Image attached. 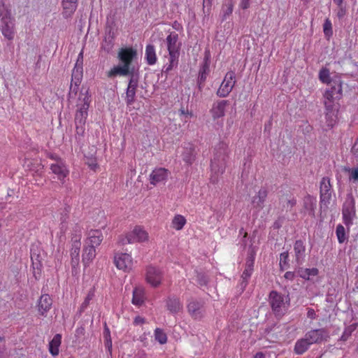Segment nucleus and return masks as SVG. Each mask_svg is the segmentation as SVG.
<instances>
[{
  "label": "nucleus",
  "instance_id": "nucleus-54",
  "mask_svg": "<svg viewBox=\"0 0 358 358\" xmlns=\"http://www.w3.org/2000/svg\"><path fill=\"white\" fill-rule=\"evenodd\" d=\"M94 296V294L93 291L91 290L88 292L84 301L83 302V303L80 306V312H83L85 310V308L88 306L90 301L93 299Z\"/></svg>",
  "mask_w": 358,
  "mask_h": 358
},
{
  "label": "nucleus",
  "instance_id": "nucleus-13",
  "mask_svg": "<svg viewBox=\"0 0 358 358\" xmlns=\"http://www.w3.org/2000/svg\"><path fill=\"white\" fill-rule=\"evenodd\" d=\"M76 238V239H73V241H71V248L70 250L72 273L76 272L77 267L78 266L80 262V250L81 243L80 241H78V236Z\"/></svg>",
  "mask_w": 358,
  "mask_h": 358
},
{
  "label": "nucleus",
  "instance_id": "nucleus-28",
  "mask_svg": "<svg viewBox=\"0 0 358 358\" xmlns=\"http://www.w3.org/2000/svg\"><path fill=\"white\" fill-rule=\"evenodd\" d=\"M327 105V108H325V118L327 126L331 128L336 122L338 108H332V106L329 103Z\"/></svg>",
  "mask_w": 358,
  "mask_h": 358
},
{
  "label": "nucleus",
  "instance_id": "nucleus-35",
  "mask_svg": "<svg viewBox=\"0 0 358 358\" xmlns=\"http://www.w3.org/2000/svg\"><path fill=\"white\" fill-rule=\"evenodd\" d=\"M279 200L282 208H285L286 211H291L296 204V199L294 197H288L287 195L281 196Z\"/></svg>",
  "mask_w": 358,
  "mask_h": 358
},
{
  "label": "nucleus",
  "instance_id": "nucleus-50",
  "mask_svg": "<svg viewBox=\"0 0 358 358\" xmlns=\"http://www.w3.org/2000/svg\"><path fill=\"white\" fill-rule=\"evenodd\" d=\"M280 268L281 271L287 269L289 267V254L288 252H284L280 255Z\"/></svg>",
  "mask_w": 358,
  "mask_h": 358
},
{
  "label": "nucleus",
  "instance_id": "nucleus-20",
  "mask_svg": "<svg viewBox=\"0 0 358 358\" xmlns=\"http://www.w3.org/2000/svg\"><path fill=\"white\" fill-rule=\"evenodd\" d=\"M229 105V101L221 100L215 102L210 109V113L214 120L222 117L225 114V108Z\"/></svg>",
  "mask_w": 358,
  "mask_h": 358
},
{
  "label": "nucleus",
  "instance_id": "nucleus-34",
  "mask_svg": "<svg viewBox=\"0 0 358 358\" xmlns=\"http://www.w3.org/2000/svg\"><path fill=\"white\" fill-rule=\"evenodd\" d=\"M253 271V266L245 265V270L241 275L242 281L240 283L241 290L243 292L248 284V280L250 279Z\"/></svg>",
  "mask_w": 358,
  "mask_h": 358
},
{
  "label": "nucleus",
  "instance_id": "nucleus-1",
  "mask_svg": "<svg viewBox=\"0 0 358 358\" xmlns=\"http://www.w3.org/2000/svg\"><path fill=\"white\" fill-rule=\"evenodd\" d=\"M137 50L132 47L122 48L117 53V58L120 64L115 66L108 73L109 78L117 76H127L133 73H136L135 66L132 62L137 58Z\"/></svg>",
  "mask_w": 358,
  "mask_h": 358
},
{
  "label": "nucleus",
  "instance_id": "nucleus-43",
  "mask_svg": "<svg viewBox=\"0 0 358 358\" xmlns=\"http://www.w3.org/2000/svg\"><path fill=\"white\" fill-rule=\"evenodd\" d=\"M319 79L323 83L329 84V83H331L332 78H330L329 69L327 67H322L319 72Z\"/></svg>",
  "mask_w": 358,
  "mask_h": 358
},
{
  "label": "nucleus",
  "instance_id": "nucleus-30",
  "mask_svg": "<svg viewBox=\"0 0 358 358\" xmlns=\"http://www.w3.org/2000/svg\"><path fill=\"white\" fill-rule=\"evenodd\" d=\"M145 59L148 64L154 65L156 64L157 58L155 48L152 44H148L145 47Z\"/></svg>",
  "mask_w": 358,
  "mask_h": 358
},
{
  "label": "nucleus",
  "instance_id": "nucleus-14",
  "mask_svg": "<svg viewBox=\"0 0 358 358\" xmlns=\"http://www.w3.org/2000/svg\"><path fill=\"white\" fill-rule=\"evenodd\" d=\"M114 262L118 269L128 271L131 269L133 261L131 257L127 253H120L115 256Z\"/></svg>",
  "mask_w": 358,
  "mask_h": 358
},
{
  "label": "nucleus",
  "instance_id": "nucleus-60",
  "mask_svg": "<svg viewBox=\"0 0 358 358\" xmlns=\"http://www.w3.org/2000/svg\"><path fill=\"white\" fill-rule=\"evenodd\" d=\"M75 67L83 68V50L78 54Z\"/></svg>",
  "mask_w": 358,
  "mask_h": 358
},
{
  "label": "nucleus",
  "instance_id": "nucleus-58",
  "mask_svg": "<svg viewBox=\"0 0 358 358\" xmlns=\"http://www.w3.org/2000/svg\"><path fill=\"white\" fill-rule=\"evenodd\" d=\"M212 1L213 0H203V10L204 13L209 14L211 6H212Z\"/></svg>",
  "mask_w": 358,
  "mask_h": 358
},
{
  "label": "nucleus",
  "instance_id": "nucleus-24",
  "mask_svg": "<svg viewBox=\"0 0 358 358\" xmlns=\"http://www.w3.org/2000/svg\"><path fill=\"white\" fill-rule=\"evenodd\" d=\"M295 260L298 265L302 264L304 261L306 248L301 240H297L294 245Z\"/></svg>",
  "mask_w": 358,
  "mask_h": 358
},
{
  "label": "nucleus",
  "instance_id": "nucleus-36",
  "mask_svg": "<svg viewBox=\"0 0 358 358\" xmlns=\"http://www.w3.org/2000/svg\"><path fill=\"white\" fill-rule=\"evenodd\" d=\"M62 6L64 13L69 15H72L78 6V0H63Z\"/></svg>",
  "mask_w": 358,
  "mask_h": 358
},
{
  "label": "nucleus",
  "instance_id": "nucleus-53",
  "mask_svg": "<svg viewBox=\"0 0 358 358\" xmlns=\"http://www.w3.org/2000/svg\"><path fill=\"white\" fill-rule=\"evenodd\" d=\"M323 31L327 37H330L333 35L332 24L329 18L324 20L323 24Z\"/></svg>",
  "mask_w": 358,
  "mask_h": 358
},
{
  "label": "nucleus",
  "instance_id": "nucleus-59",
  "mask_svg": "<svg viewBox=\"0 0 358 358\" xmlns=\"http://www.w3.org/2000/svg\"><path fill=\"white\" fill-rule=\"evenodd\" d=\"M76 122V134L79 135V136H83V134H84V132H85V128H84V125L85 124V122H83V123H79V122Z\"/></svg>",
  "mask_w": 358,
  "mask_h": 358
},
{
  "label": "nucleus",
  "instance_id": "nucleus-61",
  "mask_svg": "<svg viewBox=\"0 0 358 358\" xmlns=\"http://www.w3.org/2000/svg\"><path fill=\"white\" fill-rule=\"evenodd\" d=\"M351 152L355 156V157L358 158V138L351 148Z\"/></svg>",
  "mask_w": 358,
  "mask_h": 358
},
{
  "label": "nucleus",
  "instance_id": "nucleus-51",
  "mask_svg": "<svg viewBox=\"0 0 358 358\" xmlns=\"http://www.w3.org/2000/svg\"><path fill=\"white\" fill-rule=\"evenodd\" d=\"M196 280H197L199 285L201 287L207 286L208 281H209V278H208V275L205 273H203V272H199V271H196Z\"/></svg>",
  "mask_w": 358,
  "mask_h": 358
},
{
  "label": "nucleus",
  "instance_id": "nucleus-6",
  "mask_svg": "<svg viewBox=\"0 0 358 358\" xmlns=\"http://www.w3.org/2000/svg\"><path fill=\"white\" fill-rule=\"evenodd\" d=\"M269 303L276 315H283L289 305V299L285 301L284 296L282 294L273 290L269 294Z\"/></svg>",
  "mask_w": 358,
  "mask_h": 358
},
{
  "label": "nucleus",
  "instance_id": "nucleus-41",
  "mask_svg": "<svg viewBox=\"0 0 358 358\" xmlns=\"http://www.w3.org/2000/svg\"><path fill=\"white\" fill-rule=\"evenodd\" d=\"M336 234L339 243H343L348 238L345 233V227L341 224H338L336 227Z\"/></svg>",
  "mask_w": 358,
  "mask_h": 358
},
{
  "label": "nucleus",
  "instance_id": "nucleus-17",
  "mask_svg": "<svg viewBox=\"0 0 358 358\" xmlns=\"http://www.w3.org/2000/svg\"><path fill=\"white\" fill-rule=\"evenodd\" d=\"M52 305V299L49 294H45L41 296L38 301L37 308L40 315L46 317L47 313L50 310Z\"/></svg>",
  "mask_w": 358,
  "mask_h": 358
},
{
  "label": "nucleus",
  "instance_id": "nucleus-63",
  "mask_svg": "<svg viewBox=\"0 0 358 358\" xmlns=\"http://www.w3.org/2000/svg\"><path fill=\"white\" fill-rule=\"evenodd\" d=\"M284 278L286 280L293 281L294 279L295 278V273L294 272L292 271H287L284 275Z\"/></svg>",
  "mask_w": 358,
  "mask_h": 358
},
{
  "label": "nucleus",
  "instance_id": "nucleus-48",
  "mask_svg": "<svg viewBox=\"0 0 358 358\" xmlns=\"http://www.w3.org/2000/svg\"><path fill=\"white\" fill-rule=\"evenodd\" d=\"M234 5L231 1L223 5L222 6V21H224L229 17L233 12Z\"/></svg>",
  "mask_w": 358,
  "mask_h": 358
},
{
  "label": "nucleus",
  "instance_id": "nucleus-25",
  "mask_svg": "<svg viewBox=\"0 0 358 358\" xmlns=\"http://www.w3.org/2000/svg\"><path fill=\"white\" fill-rule=\"evenodd\" d=\"M268 195V191L266 188H261L257 194L253 196L252 199V204L254 208H258L259 210L264 208V203Z\"/></svg>",
  "mask_w": 358,
  "mask_h": 358
},
{
  "label": "nucleus",
  "instance_id": "nucleus-47",
  "mask_svg": "<svg viewBox=\"0 0 358 358\" xmlns=\"http://www.w3.org/2000/svg\"><path fill=\"white\" fill-rule=\"evenodd\" d=\"M132 303L136 306H141L143 303V292L137 288L133 291Z\"/></svg>",
  "mask_w": 358,
  "mask_h": 358
},
{
  "label": "nucleus",
  "instance_id": "nucleus-16",
  "mask_svg": "<svg viewBox=\"0 0 358 358\" xmlns=\"http://www.w3.org/2000/svg\"><path fill=\"white\" fill-rule=\"evenodd\" d=\"M162 278V273L158 268L154 266L147 268L146 280L152 287H158L161 284Z\"/></svg>",
  "mask_w": 358,
  "mask_h": 358
},
{
  "label": "nucleus",
  "instance_id": "nucleus-7",
  "mask_svg": "<svg viewBox=\"0 0 358 358\" xmlns=\"http://www.w3.org/2000/svg\"><path fill=\"white\" fill-rule=\"evenodd\" d=\"M334 192L331 180L329 177H323L320 183V208H328Z\"/></svg>",
  "mask_w": 358,
  "mask_h": 358
},
{
  "label": "nucleus",
  "instance_id": "nucleus-32",
  "mask_svg": "<svg viewBox=\"0 0 358 358\" xmlns=\"http://www.w3.org/2000/svg\"><path fill=\"white\" fill-rule=\"evenodd\" d=\"M50 169L52 173L56 174L59 180L66 178L69 173L68 170L62 163L52 164Z\"/></svg>",
  "mask_w": 358,
  "mask_h": 358
},
{
  "label": "nucleus",
  "instance_id": "nucleus-46",
  "mask_svg": "<svg viewBox=\"0 0 358 358\" xmlns=\"http://www.w3.org/2000/svg\"><path fill=\"white\" fill-rule=\"evenodd\" d=\"M256 252L257 251H256V248L255 246H253L252 245L249 246L245 265L249 264L251 266H254Z\"/></svg>",
  "mask_w": 358,
  "mask_h": 358
},
{
  "label": "nucleus",
  "instance_id": "nucleus-29",
  "mask_svg": "<svg viewBox=\"0 0 358 358\" xmlns=\"http://www.w3.org/2000/svg\"><path fill=\"white\" fill-rule=\"evenodd\" d=\"M96 257V248L85 243L83 253V262L87 265Z\"/></svg>",
  "mask_w": 358,
  "mask_h": 358
},
{
  "label": "nucleus",
  "instance_id": "nucleus-8",
  "mask_svg": "<svg viewBox=\"0 0 358 358\" xmlns=\"http://www.w3.org/2000/svg\"><path fill=\"white\" fill-rule=\"evenodd\" d=\"M148 239V233L143 228L137 226L132 231L126 234L125 236L120 238V242L122 245H125L136 242H144Z\"/></svg>",
  "mask_w": 358,
  "mask_h": 358
},
{
  "label": "nucleus",
  "instance_id": "nucleus-23",
  "mask_svg": "<svg viewBox=\"0 0 358 358\" xmlns=\"http://www.w3.org/2000/svg\"><path fill=\"white\" fill-rule=\"evenodd\" d=\"M166 308L172 314H176L182 309V305L180 299L175 296H169L166 301Z\"/></svg>",
  "mask_w": 358,
  "mask_h": 358
},
{
  "label": "nucleus",
  "instance_id": "nucleus-64",
  "mask_svg": "<svg viewBox=\"0 0 358 358\" xmlns=\"http://www.w3.org/2000/svg\"><path fill=\"white\" fill-rule=\"evenodd\" d=\"M315 311L313 308H308L307 317L310 319L314 320L316 318Z\"/></svg>",
  "mask_w": 358,
  "mask_h": 358
},
{
  "label": "nucleus",
  "instance_id": "nucleus-45",
  "mask_svg": "<svg viewBox=\"0 0 358 358\" xmlns=\"http://www.w3.org/2000/svg\"><path fill=\"white\" fill-rule=\"evenodd\" d=\"M114 46V37L113 36L109 35L106 37L103 43H102V49L104 50L107 53H109L113 48Z\"/></svg>",
  "mask_w": 358,
  "mask_h": 358
},
{
  "label": "nucleus",
  "instance_id": "nucleus-44",
  "mask_svg": "<svg viewBox=\"0 0 358 358\" xmlns=\"http://www.w3.org/2000/svg\"><path fill=\"white\" fill-rule=\"evenodd\" d=\"M315 201H313L310 196L307 197L303 201V207L306 210L309 211L310 215H315Z\"/></svg>",
  "mask_w": 358,
  "mask_h": 358
},
{
  "label": "nucleus",
  "instance_id": "nucleus-5",
  "mask_svg": "<svg viewBox=\"0 0 358 358\" xmlns=\"http://www.w3.org/2000/svg\"><path fill=\"white\" fill-rule=\"evenodd\" d=\"M228 158V152L227 145L224 143L220 145L213 159H211V169L215 173H223Z\"/></svg>",
  "mask_w": 358,
  "mask_h": 358
},
{
  "label": "nucleus",
  "instance_id": "nucleus-11",
  "mask_svg": "<svg viewBox=\"0 0 358 358\" xmlns=\"http://www.w3.org/2000/svg\"><path fill=\"white\" fill-rule=\"evenodd\" d=\"M304 337L311 345L315 343H320L324 341H327L329 338V334L327 329L321 328L308 331L306 333Z\"/></svg>",
  "mask_w": 358,
  "mask_h": 358
},
{
  "label": "nucleus",
  "instance_id": "nucleus-57",
  "mask_svg": "<svg viewBox=\"0 0 358 358\" xmlns=\"http://www.w3.org/2000/svg\"><path fill=\"white\" fill-rule=\"evenodd\" d=\"M353 330H354V329H352V327H348L345 328L342 336H341L340 340L343 341H347L348 339V338L351 336Z\"/></svg>",
  "mask_w": 358,
  "mask_h": 358
},
{
  "label": "nucleus",
  "instance_id": "nucleus-33",
  "mask_svg": "<svg viewBox=\"0 0 358 358\" xmlns=\"http://www.w3.org/2000/svg\"><path fill=\"white\" fill-rule=\"evenodd\" d=\"M310 346V343L303 337L296 342L294 351L297 355H302L308 350Z\"/></svg>",
  "mask_w": 358,
  "mask_h": 358
},
{
  "label": "nucleus",
  "instance_id": "nucleus-37",
  "mask_svg": "<svg viewBox=\"0 0 358 358\" xmlns=\"http://www.w3.org/2000/svg\"><path fill=\"white\" fill-rule=\"evenodd\" d=\"M297 273L301 278L308 280L310 279V276L317 275L319 271L316 268H303L299 267L297 270Z\"/></svg>",
  "mask_w": 358,
  "mask_h": 358
},
{
  "label": "nucleus",
  "instance_id": "nucleus-19",
  "mask_svg": "<svg viewBox=\"0 0 358 358\" xmlns=\"http://www.w3.org/2000/svg\"><path fill=\"white\" fill-rule=\"evenodd\" d=\"M83 103L78 109L76 114L75 121L79 123L85 122L87 117V110L90 106V96L85 95L83 100Z\"/></svg>",
  "mask_w": 358,
  "mask_h": 358
},
{
  "label": "nucleus",
  "instance_id": "nucleus-31",
  "mask_svg": "<svg viewBox=\"0 0 358 358\" xmlns=\"http://www.w3.org/2000/svg\"><path fill=\"white\" fill-rule=\"evenodd\" d=\"M61 343L62 336L59 334L55 335L53 338L49 343V351L52 356H57L59 355V348Z\"/></svg>",
  "mask_w": 358,
  "mask_h": 358
},
{
  "label": "nucleus",
  "instance_id": "nucleus-22",
  "mask_svg": "<svg viewBox=\"0 0 358 358\" xmlns=\"http://www.w3.org/2000/svg\"><path fill=\"white\" fill-rule=\"evenodd\" d=\"M31 259L32 262L33 275L36 280H38L41 275L43 264L41 263V257L38 254L35 252L31 253Z\"/></svg>",
  "mask_w": 358,
  "mask_h": 358
},
{
  "label": "nucleus",
  "instance_id": "nucleus-40",
  "mask_svg": "<svg viewBox=\"0 0 358 358\" xmlns=\"http://www.w3.org/2000/svg\"><path fill=\"white\" fill-rule=\"evenodd\" d=\"M343 171L349 173L348 180L350 182H358V166L353 168L345 166Z\"/></svg>",
  "mask_w": 358,
  "mask_h": 358
},
{
  "label": "nucleus",
  "instance_id": "nucleus-15",
  "mask_svg": "<svg viewBox=\"0 0 358 358\" xmlns=\"http://www.w3.org/2000/svg\"><path fill=\"white\" fill-rule=\"evenodd\" d=\"M83 75V68L75 67L72 71L69 94H76Z\"/></svg>",
  "mask_w": 358,
  "mask_h": 358
},
{
  "label": "nucleus",
  "instance_id": "nucleus-27",
  "mask_svg": "<svg viewBox=\"0 0 358 358\" xmlns=\"http://www.w3.org/2000/svg\"><path fill=\"white\" fill-rule=\"evenodd\" d=\"M328 85H329V88L327 90V92L336 95V97H342V81L340 78L335 77L332 78L331 82L329 83Z\"/></svg>",
  "mask_w": 358,
  "mask_h": 358
},
{
  "label": "nucleus",
  "instance_id": "nucleus-9",
  "mask_svg": "<svg viewBox=\"0 0 358 358\" xmlns=\"http://www.w3.org/2000/svg\"><path fill=\"white\" fill-rule=\"evenodd\" d=\"M236 76L234 71H229L226 73L224 78L217 91L219 97H226L231 92L236 84Z\"/></svg>",
  "mask_w": 358,
  "mask_h": 358
},
{
  "label": "nucleus",
  "instance_id": "nucleus-56",
  "mask_svg": "<svg viewBox=\"0 0 358 358\" xmlns=\"http://www.w3.org/2000/svg\"><path fill=\"white\" fill-rule=\"evenodd\" d=\"M81 236H82L81 227L78 224H76L73 229V232L71 234V241H73V239H76V237L78 236V241H80Z\"/></svg>",
  "mask_w": 358,
  "mask_h": 358
},
{
  "label": "nucleus",
  "instance_id": "nucleus-26",
  "mask_svg": "<svg viewBox=\"0 0 358 358\" xmlns=\"http://www.w3.org/2000/svg\"><path fill=\"white\" fill-rule=\"evenodd\" d=\"M103 241V234L99 230H91L89 232L88 237L85 241V244L93 245L96 248L99 246Z\"/></svg>",
  "mask_w": 358,
  "mask_h": 358
},
{
  "label": "nucleus",
  "instance_id": "nucleus-62",
  "mask_svg": "<svg viewBox=\"0 0 358 358\" xmlns=\"http://www.w3.org/2000/svg\"><path fill=\"white\" fill-rule=\"evenodd\" d=\"M250 6V0H241L239 6L241 8L245 10Z\"/></svg>",
  "mask_w": 358,
  "mask_h": 358
},
{
  "label": "nucleus",
  "instance_id": "nucleus-4",
  "mask_svg": "<svg viewBox=\"0 0 358 358\" xmlns=\"http://www.w3.org/2000/svg\"><path fill=\"white\" fill-rule=\"evenodd\" d=\"M342 218L344 224L349 228L356 218L355 199L352 192L346 194L342 206Z\"/></svg>",
  "mask_w": 358,
  "mask_h": 358
},
{
  "label": "nucleus",
  "instance_id": "nucleus-49",
  "mask_svg": "<svg viewBox=\"0 0 358 358\" xmlns=\"http://www.w3.org/2000/svg\"><path fill=\"white\" fill-rule=\"evenodd\" d=\"M69 211H70V207L66 206L64 208L63 213H61L60 220L62 221V223H61L60 229H61V231L62 233H65L67 229V226L65 224V221L68 218V215H69Z\"/></svg>",
  "mask_w": 358,
  "mask_h": 358
},
{
  "label": "nucleus",
  "instance_id": "nucleus-12",
  "mask_svg": "<svg viewBox=\"0 0 358 358\" xmlns=\"http://www.w3.org/2000/svg\"><path fill=\"white\" fill-rule=\"evenodd\" d=\"M203 301L195 299H191L187 304V310L189 315L194 319H201L204 315Z\"/></svg>",
  "mask_w": 358,
  "mask_h": 358
},
{
  "label": "nucleus",
  "instance_id": "nucleus-21",
  "mask_svg": "<svg viewBox=\"0 0 358 358\" xmlns=\"http://www.w3.org/2000/svg\"><path fill=\"white\" fill-rule=\"evenodd\" d=\"M210 72V64L206 59L199 69L197 85L199 91H202L204 87L207 76Z\"/></svg>",
  "mask_w": 358,
  "mask_h": 358
},
{
  "label": "nucleus",
  "instance_id": "nucleus-2",
  "mask_svg": "<svg viewBox=\"0 0 358 358\" xmlns=\"http://www.w3.org/2000/svg\"><path fill=\"white\" fill-rule=\"evenodd\" d=\"M165 41L169 52V64L164 66L163 71L169 73L178 64L181 43L179 41L178 34L175 31L170 32L166 36Z\"/></svg>",
  "mask_w": 358,
  "mask_h": 358
},
{
  "label": "nucleus",
  "instance_id": "nucleus-3",
  "mask_svg": "<svg viewBox=\"0 0 358 358\" xmlns=\"http://www.w3.org/2000/svg\"><path fill=\"white\" fill-rule=\"evenodd\" d=\"M14 23L10 11L7 9L3 0H0V29L2 34L8 40L14 37Z\"/></svg>",
  "mask_w": 358,
  "mask_h": 358
},
{
  "label": "nucleus",
  "instance_id": "nucleus-52",
  "mask_svg": "<svg viewBox=\"0 0 358 358\" xmlns=\"http://www.w3.org/2000/svg\"><path fill=\"white\" fill-rule=\"evenodd\" d=\"M155 340L160 344H164L167 341L166 334L160 329L157 328L155 331Z\"/></svg>",
  "mask_w": 358,
  "mask_h": 358
},
{
  "label": "nucleus",
  "instance_id": "nucleus-39",
  "mask_svg": "<svg viewBox=\"0 0 358 358\" xmlns=\"http://www.w3.org/2000/svg\"><path fill=\"white\" fill-rule=\"evenodd\" d=\"M182 157L183 161L188 165L192 164L195 159L194 149L192 146L186 148L182 154Z\"/></svg>",
  "mask_w": 358,
  "mask_h": 358
},
{
  "label": "nucleus",
  "instance_id": "nucleus-18",
  "mask_svg": "<svg viewBox=\"0 0 358 358\" xmlns=\"http://www.w3.org/2000/svg\"><path fill=\"white\" fill-rule=\"evenodd\" d=\"M169 171L164 168L155 169L150 176V183L156 185L159 182H165L169 177Z\"/></svg>",
  "mask_w": 358,
  "mask_h": 358
},
{
  "label": "nucleus",
  "instance_id": "nucleus-10",
  "mask_svg": "<svg viewBox=\"0 0 358 358\" xmlns=\"http://www.w3.org/2000/svg\"><path fill=\"white\" fill-rule=\"evenodd\" d=\"M128 76H130V78L126 91L125 101L127 106H131L135 101L136 92L138 85V75L133 73Z\"/></svg>",
  "mask_w": 358,
  "mask_h": 358
},
{
  "label": "nucleus",
  "instance_id": "nucleus-42",
  "mask_svg": "<svg viewBox=\"0 0 358 358\" xmlns=\"http://www.w3.org/2000/svg\"><path fill=\"white\" fill-rule=\"evenodd\" d=\"M186 223L185 218L180 215H176L172 220V225L176 230H180Z\"/></svg>",
  "mask_w": 358,
  "mask_h": 358
},
{
  "label": "nucleus",
  "instance_id": "nucleus-38",
  "mask_svg": "<svg viewBox=\"0 0 358 358\" xmlns=\"http://www.w3.org/2000/svg\"><path fill=\"white\" fill-rule=\"evenodd\" d=\"M324 104L325 108H327V104L329 103L332 106V108H338L337 101L341 99V97H336V95H334L332 93L325 91L324 94Z\"/></svg>",
  "mask_w": 358,
  "mask_h": 358
},
{
  "label": "nucleus",
  "instance_id": "nucleus-55",
  "mask_svg": "<svg viewBox=\"0 0 358 358\" xmlns=\"http://www.w3.org/2000/svg\"><path fill=\"white\" fill-rule=\"evenodd\" d=\"M338 9L336 11V16L339 20L343 19L347 13L346 6L344 3L341 4H336Z\"/></svg>",
  "mask_w": 358,
  "mask_h": 358
}]
</instances>
